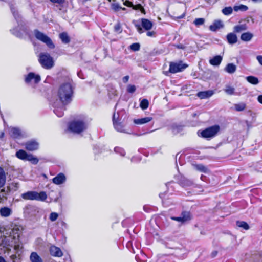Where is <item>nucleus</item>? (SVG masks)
Instances as JSON below:
<instances>
[{"mask_svg": "<svg viewBox=\"0 0 262 262\" xmlns=\"http://www.w3.org/2000/svg\"><path fill=\"white\" fill-rule=\"evenodd\" d=\"M23 227L19 225L13 224L9 231V235L5 236L0 239V244L3 247L14 246L15 249L19 248V245H16L22 233Z\"/></svg>", "mask_w": 262, "mask_h": 262, "instance_id": "f257e3e1", "label": "nucleus"}, {"mask_svg": "<svg viewBox=\"0 0 262 262\" xmlns=\"http://www.w3.org/2000/svg\"><path fill=\"white\" fill-rule=\"evenodd\" d=\"M74 88L70 80L62 83L59 86L56 95L63 105H67L72 102L74 96Z\"/></svg>", "mask_w": 262, "mask_h": 262, "instance_id": "f03ea898", "label": "nucleus"}, {"mask_svg": "<svg viewBox=\"0 0 262 262\" xmlns=\"http://www.w3.org/2000/svg\"><path fill=\"white\" fill-rule=\"evenodd\" d=\"M21 197L26 200H36L44 201L47 198L45 192L41 191L39 193L34 191H29L21 194Z\"/></svg>", "mask_w": 262, "mask_h": 262, "instance_id": "7ed1b4c3", "label": "nucleus"}, {"mask_svg": "<svg viewBox=\"0 0 262 262\" xmlns=\"http://www.w3.org/2000/svg\"><path fill=\"white\" fill-rule=\"evenodd\" d=\"M87 124L81 120L73 121L69 123L68 129L75 134H80L87 128Z\"/></svg>", "mask_w": 262, "mask_h": 262, "instance_id": "20e7f679", "label": "nucleus"}, {"mask_svg": "<svg viewBox=\"0 0 262 262\" xmlns=\"http://www.w3.org/2000/svg\"><path fill=\"white\" fill-rule=\"evenodd\" d=\"M220 127L217 125H215L208 127L202 131H198V135L199 136L204 138L210 139L216 136L219 132Z\"/></svg>", "mask_w": 262, "mask_h": 262, "instance_id": "39448f33", "label": "nucleus"}, {"mask_svg": "<svg viewBox=\"0 0 262 262\" xmlns=\"http://www.w3.org/2000/svg\"><path fill=\"white\" fill-rule=\"evenodd\" d=\"M38 60L41 66L45 69H50L54 66L53 59L49 53H40Z\"/></svg>", "mask_w": 262, "mask_h": 262, "instance_id": "423d86ee", "label": "nucleus"}, {"mask_svg": "<svg viewBox=\"0 0 262 262\" xmlns=\"http://www.w3.org/2000/svg\"><path fill=\"white\" fill-rule=\"evenodd\" d=\"M34 34L37 39L45 43L49 48L54 49L55 48V45L51 39L43 33L35 29L34 30Z\"/></svg>", "mask_w": 262, "mask_h": 262, "instance_id": "0eeeda50", "label": "nucleus"}, {"mask_svg": "<svg viewBox=\"0 0 262 262\" xmlns=\"http://www.w3.org/2000/svg\"><path fill=\"white\" fill-rule=\"evenodd\" d=\"M187 67L188 65L182 61L172 62L170 63L169 71L171 73H176L183 71Z\"/></svg>", "mask_w": 262, "mask_h": 262, "instance_id": "6e6552de", "label": "nucleus"}, {"mask_svg": "<svg viewBox=\"0 0 262 262\" xmlns=\"http://www.w3.org/2000/svg\"><path fill=\"white\" fill-rule=\"evenodd\" d=\"M141 25L140 24H135V27L137 30L138 32L141 34L144 32V31L141 27V26L145 30H150L153 26L152 23L148 19L146 18H142L141 19Z\"/></svg>", "mask_w": 262, "mask_h": 262, "instance_id": "1a4fd4ad", "label": "nucleus"}, {"mask_svg": "<svg viewBox=\"0 0 262 262\" xmlns=\"http://www.w3.org/2000/svg\"><path fill=\"white\" fill-rule=\"evenodd\" d=\"M175 179L178 181V183L183 187H187L192 186L196 187L198 186L194 183L192 180L188 179L182 175L176 176Z\"/></svg>", "mask_w": 262, "mask_h": 262, "instance_id": "9d476101", "label": "nucleus"}, {"mask_svg": "<svg viewBox=\"0 0 262 262\" xmlns=\"http://www.w3.org/2000/svg\"><path fill=\"white\" fill-rule=\"evenodd\" d=\"M41 80L40 76L34 73L30 72L25 77V81L27 83H31L32 81H33L34 83L37 84L39 83Z\"/></svg>", "mask_w": 262, "mask_h": 262, "instance_id": "9b49d317", "label": "nucleus"}, {"mask_svg": "<svg viewBox=\"0 0 262 262\" xmlns=\"http://www.w3.org/2000/svg\"><path fill=\"white\" fill-rule=\"evenodd\" d=\"M9 134L12 138L14 139L23 137L22 132L18 127H10L9 128Z\"/></svg>", "mask_w": 262, "mask_h": 262, "instance_id": "f8f14e48", "label": "nucleus"}, {"mask_svg": "<svg viewBox=\"0 0 262 262\" xmlns=\"http://www.w3.org/2000/svg\"><path fill=\"white\" fill-rule=\"evenodd\" d=\"M53 106L54 107V112L59 117H61L63 115V111L65 110V106L61 103L60 107L57 106V104L56 102L53 104Z\"/></svg>", "mask_w": 262, "mask_h": 262, "instance_id": "ddd939ff", "label": "nucleus"}, {"mask_svg": "<svg viewBox=\"0 0 262 262\" xmlns=\"http://www.w3.org/2000/svg\"><path fill=\"white\" fill-rule=\"evenodd\" d=\"M113 125L115 129L120 132L126 133L124 129V126L121 122H118L117 120H115V113H114L113 116Z\"/></svg>", "mask_w": 262, "mask_h": 262, "instance_id": "4468645a", "label": "nucleus"}, {"mask_svg": "<svg viewBox=\"0 0 262 262\" xmlns=\"http://www.w3.org/2000/svg\"><path fill=\"white\" fill-rule=\"evenodd\" d=\"M50 253L51 255L55 257H61L63 255L61 249L55 246H51Z\"/></svg>", "mask_w": 262, "mask_h": 262, "instance_id": "2eb2a0df", "label": "nucleus"}, {"mask_svg": "<svg viewBox=\"0 0 262 262\" xmlns=\"http://www.w3.org/2000/svg\"><path fill=\"white\" fill-rule=\"evenodd\" d=\"M66 180L65 175L63 173H60L52 179V182L56 185H60L63 183Z\"/></svg>", "mask_w": 262, "mask_h": 262, "instance_id": "dca6fc26", "label": "nucleus"}, {"mask_svg": "<svg viewBox=\"0 0 262 262\" xmlns=\"http://www.w3.org/2000/svg\"><path fill=\"white\" fill-rule=\"evenodd\" d=\"M26 149L30 151L36 150L38 148V143L34 140L28 141L25 144Z\"/></svg>", "mask_w": 262, "mask_h": 262, "instance_id": "f3484780", "label": "nucleus"}, {"mask_svg": "<svg viewBox=\"0 0 262 262\" xmlns=\"http://www.w3.org/2000/svg\"><path fill=\"white\" fill-rule=\"evenodd\" d=\"M214 94L212 90H208L205 91L199 92L197 93L196 96L200 99H206L212 96Z\"/></svg>", "mask_w": 262, "mask_h": 262, "instance_id": "a211bd4d", "label": "nucleus"}, {"mask_svg": "<svg viewBox=\"0 0 262 262\" xmlns=\"http://www.w3.org/2000/svg\"><path fill=\"white\" fill-rule=\"evenodd\" d=\"M224 27L223 23L221 20H216L213 24L210 26L209 28L212 31H215L217 29L222 28Z\"/></svg>", "mask_w": 262, "mask_h": 262, "instance_id": "6ab92c4d", "label": "nucleus"}, {"mask_svg": "<svg viewBox=\"0 0 262 262\" xmlns=\"http://www.w3.org/2000/svg\"><path fill=\"white\" fill-rule=\"evenodd\" d=\"M12 213V210L7 207H4L0 209V215L2 217H8L10 216Z\"/></svg>", "mask_w": 262, "mask_h": 262, "instance_id": "aec40b11", "label": "nucleus"}, {"mask_svg": "<svg viewBox=\"0 0 262 262\" xmlns=\"http://www.w3.org/2000/svg\"><path fill=\"white\" fill-rule=\"evenodd\" d=\"M152 119V117H147L143 118L134 119V122L136 124L141 125L150 122Z\"/></svg>", "mask_w": 262, "mask_h": 262, "instance_id": "412c9836", "label": "nucleus"}, {"mask_svg": "<svg viewBox=\"0 0 262 262\" xmlns=\"http://www.w3.org/2000/svg\"><path fill=\"white\" fill-rule=\"evenodd\" d=\"M228 42L229 44H234L237 41V36L233 33H230L226 36Z\"/></svg>", "mask_w": 262, "mask_h": 262, "instance_id": "4be33fe9", "label": "nucleus"}, {"mask_svg": "<svg viewBox=\"0 0 262 262\" xmlns=\"http://www.w3.org/2000/svg\"><path fill=\"white\" fill-rule=\"evenodd\" d=\"M222 60V57L220 55H216L210 59L209 63L210 64L214 66H219Z\"/></svg>", "mask_w": 262, "mask_h": 262, "instance_id": "5701e85b", "label": "nucleus"}, {"mask_svg": "<svg viewBox=\"0 0 262 262\" xmlns=\"http://www.w3.org/2000/svg\"><path fill=\"white\" fill-rule=\"evenodd\" d=\"M31 262H43L42 259L36 252H32L30 255Z\"/></svg>", "mask_w": 262, "mask_h": 262, "instance_id": "b1692460", "label": "nucleus"}, {"mask_svg": "<svg viewBox=\"0 0 262 262\" xmlns=\"http://www.w3.org/2000/svg\"><path fill=\"white\" fill-rule=\"evenodd\" d=\"M253 37V34L249 32H247L242 34L241 39L244 41H249Z\"/></svg>", "mask_w": 262, "mask_h": 262, "instance_id": "393cba45", "label": "nucleus"}, {"mask_svg": "<svg viewBox=\"0 0 262 262\" xmlns=\"http://www.w3.org/2000/svg\"><path fill=\"white\" fill-rule=\"evenodd\" d=\"M236 70V67L233 63H228L225 68V71L229 74L234 73Z\"/></svg>", "mask_w": 262, "mask_h": 262, "instance_id": "a878e982", "label": "nucleus"}, {"mask_svg": "<svg viewBox=\"0 0 262 262\" xmlns=\"http://www.w3.org/2000/svg\"><path fill=\"white\" fill-rule=\"evenodd\" d=\"M246 79L248 82L254 85H256L259 83L258 79L253 76H247Z\"/></svg>", "mask_w": 262, "mask_h": 262, "instance_id": "bb28decb", "label": "nucleus"}, {"mask_svg": "<svg viewBox=\"0 0 262 262\" xmlns=\"http://www.w3.org/2000/svg\"><path fill=\"white\" fill-rule=\"evenodd\" d=\"M25 160L30 161L33 164H36L38 162V159L34 157L32 154H27Z\"/></svg>", "mask_w": 262, "mask_h": 262, "instance_id": "cd10ccee", "label": "nucleus"}, {"mask_svg": "<svg viewBox=\"0 0 262 262\" xmlns=\"http://www.w3.org/2000/svg\"><path fill=\"white\" fill-rule=\"evenodd\" d=\"M59 38L61 41L64 43H68L70 42V39L68 35L66 32L61 33L59 34Z\"/></svg>", "mask_w": 262, "mask_h": 262, "instance_id": "c85d7f7f", "label": "nucleus"}, {"mask_svg": "<svg viewBox=\"0 0 262 262\" xmlns=\"http://www.w3.org/2000/svg\"><path fill=\"white\" fill-rule=\"evenodd\" d=\"M234 108L237 112L244 111L246 107V104L244 102H241L234 104Z\"/></svg>", "mask_w": 262, "mask_h": 262, "instance_id": "c756f323", "label": "nucleus"}, {"mask_svg": "<svg viewBox=\"0 0 262 262\" xmlns=\"http://www.w3.org/2000/svg\"><path fill=\"white\" fill-rule=\"evenodd\" d=\"M183 126L182 125L173 124L171 126V130L174 134H178L183 130Z\"/></svg>", "mask_w": 262, "mask_h": 262, "instance_id": "7c9ffc66", "label": "nucleus"}, {"mask_svg": "<svg viewBox=\"0 0 262 262\" xmlns=\"http://www.w3.org/2000/svg\"><path fill=\"white\" fill-rule=\"evenodd\" d=\"M6 182V177L3 168L0 167V187H3Z\"/></svg>", "mask_w": 262, "mask_h": 262, "instance_id": "2f4dec72", "label": "nucleus"}, {"mask_svg": "<svg viewBox=\"0 0 262 262\" xmlns=\"http://www.w3.org/2000/svg\"><path fill=\"white\" fill-rule=\"evenodd\" d=\"M27 153L23 150H19L16 153V156L18 158L23 160L26 159Z\"/></svg>", "mask_w": 262, "mask_h": 262, "instance_id": "473e14b6", "label": "nucleus"}, {"mask_svg": "<svg viewBox=\"0 0 262 262\" xmlns=\"http://www.w3.org/2000/svg\"><path fill=\"white\" fill-rule=\"evenodd\" d=\"M183 223L189 221L191 219L190 213L189 212L184 211L181 215Z\"/></svg>", "mask_w": 262, "mask_h": 262, "instance_id": "72a5a7b5", "label": "nucleus"}, {"mask_svg": "<svg viewBox=\"0 0 262 262\" xmlns=\"http://www.w3.org/2000/svg\"><path fill=\"white\" fill-rule=\"evenodd\" d=\"M195 169L201 172L204 173H208L209 170L205 166L202 164H198L195 165Z\"/></svg>", "mask_w": 262, "mask_h": 262, "instance_id": "f704fd0d", "label": "nucleus"}, {"mask_svg": "<svg viewBox=\"0 0 262 262\" xmlns=\"http://www.w3.org/2000/svg\"><path fill=\"white\" fill-rule=\"evenodd\" d=\"M248 8L247 6L242 4L238 6H235L233 7V10L236 12L238 11H246L248 10Z\"/></svg>", "mask_w": 262, "mask_h": 262, "instance_id": "c9c22d12", "label": "nucleus"}, {"mask_svg": "<svg viewBox=\"0 0 262 262\" xmlns=\"http://www.w3.org/2000/svg\"><path fill=\"white\" fill-rule=\"evenodd\" d=\"M236 225L241 228H243V229L245 230H248L249 229V226L248 224L244 222V221H237L236 222Z\"/></svg>", "mask_w": 262, "mask_h": 262, "instance_id": "e433bc0d", "label": "nucleus"}, {"mask_svg": "<svg viewBox=\"0 0 262 262\" xmlns=\"http://www.w3.org/2000/svg\"><path fill=\"white\" fill-rule=\"evenodd\" d=\"M224 91L226 94L230 95H232L234 94L235 89H234V88H233L230 85H226Z\"/></svg>", "mask_w": 262, "mask_h": 262, "instance_id": "4c0bfd02", "label": "nucleus"}, {"mask_svg": "<svg viewBox=\"0 0 262 262\" xmlns=\"http://www.w3.org/2000/svg\"><path fill=\"white\" fill-rule=\"evenodd\" d=\"M233 8L231 7H226L222 10V13L225 15H229L233 12Z\"/></svg>", "mask_w": 262, "mask_h": 262, "instance_id": "58836bf2", "label": "nucleus"}, {"mask_svg": "<svg viewBox=\"0 0 262 262\" xmlns=\"http://www.w3.org/2000/svg\"><path fill=\"white\" fill-rule=\"evenodd\" d=\"M245 30H246V27L244 25H236L234 27V31L237 33L241 32Z\"/></svg>", "mask_w": 262, "mask_h": 262, "instance_id": "ea45409f", "label": "nucleus"}, {"mask_svg": "<svg viewBox=\"0 0 262 262\" xmlns=\"http://www.w3.org/2000/svg\"><path fill=\"white\" fill-rule=\"evenodd\" d=\"M149 103L147 99H143L140 104L141 108L143 110L147 109L148 107Z\"/></svg>", "mask_w": 262, "mask_h": 262, "instance_id": "a19ab883", "label": "nucleus"}, {"mask_svg": "<svg viewBox=\"0 0 262 262\" xmlns=\"http://www.w3.org/2000/svg\"><path fill=\"white\" fill-rule=\"evenodd\" d=\"M11 11L14 15V17H15V19L17 21L18 23H19V20H20L19 15L18 14L17 11L15 10V9L13 7H11Z\"/></svg>", "mask_w": 262, "mask_h": 262, "instance_id": "79ce46f5", "label": "nucleus"}, {"mask_svg": "<svg viewBox=\"0 0 262 262\" xmlns=\"http://www.w3.org/2000/svg\"><path fill=\"white\" fill-rule=\"evenodd\" d=\"M205 19L203 18H196L193 22V24L196 26H199L200 25H202L204 24Z\"/></svg>", "mask_w": 262, "mask_h": 262, "instance_id": "37998d69", "label": "nucleus"}, {"mask_svg": "<svg viewBox=\"0 0 262 262\" xmlns=\"http://www.w3.org/2000/svg\"><path fill=\"white\" fill-rule=\"evenodd\" d=\"M114 151L116 153L120 154L122 156H124L125 155V150H124V149H123L121 147H115L114 148Z\"/></svg>", "mask_w": 262, "mask_h": 262, "instance_id": "c03bdc74", "label": "nucleus"}, {"mask_svg": "<svg viewBox=\"0 0 262 262\" xmlns=\"http://www.w3.org/2000/svg\"><path fill=\"white\" fill-rule=\"evenodd\" d=\"M132 7L134 10H140L142 13H143V14H145V11L141 4H138L136 5H133V6Z\"/></svg>", "mask_w": 262, "mask_h": 262, "instance_id": "a18cd8bd", "label": "nucleus"}, {"mask_svg": "<svg viewBox=\"0 0 262 262\" xmlns=\"http://www.w3.org/2000/svg\"><path fill=\"white\" fill-rule=\"evenodd\" d=\"M58 217V214L56 212H51L49 216V219L51 221H55Z\"/></svg>", "mask_w": 262, "mask_h": 262, "instance_id": "49530a36", "label": "nucleus"}, {"mask_svg": "<svg viewBox=\"0 0 262 262\" xmlns=\"http://www.w3.org/2000/svg\"><path fill=\"white\" fill-rule=\"evenodd\" d=\"M130 49L134 51H138L140 49V45L138 43H134L130 45Z\"/></svg>", "mask_w": 262, "mask_h": 262, "instance_id": "de8ad7c7", "label": "nucleus"}, {"mask_svg": "<svg viewBox=\"0 0 262 262\" xmlns=\"http://www.w3.org/2000/svg\"><path fill=\"white\" fill-rule=\"evenodd\" d=\"M112 8L115 11H118L119 9L121 8V7L119 6L118 3H114L112 4Z\"/></svg>", "mask_w": 262, "mask_h": 262, "instance_id": "09e8293b", "label": "nucleus"}, {"mask_svg": "<svg viewBox=\"0 0 262 262\" xmlns=\"http://www.w3.org/2000/svg\"><path fill=\"white\" fill-rule=\"evenodd\" d=\"M136 91V86L134 85H129L127 87V92L130 93H134Z\"/></svg>", "mask_w": 262, "mask_h": 262, "instance_id": "8fccbe9b", "label": "nucleus"}, {"mask_svg": "<svg viewBox=\"0 0 262 262\" xmlns=\"http://www.w3.org/2000/svg\"><path fill=\"white\" fill-rule=\"evenodd\" d=\"M171 219L173 220H174V221H177L178 222L183 223V220H182L183 219H182L181 216H180L179 217H172Z\"/></svg>", "mask_w": 262, "mask_h": 262, "instance_id": "3c124183", "label": "nucleus"}, {"mask_svg": "<svg viewBox=\"0 0 262 262\" xmlns=\"http://www.w3.org/2000/svg\"><path fill=\"white\" fill-rule=\"evenodd\" d=\"M51 2L53 3H57L58 4H61L64 3V0H50Z\"/></svg>", "mask_w": 262, "mask_h": 262, "instance_id": "603ef678", "label": "nucleus"}, {"mask_svg": "<svg viewBox=\"0 0 262 262\" xmlns=\"http://www.w3.org/2000/svg\"><path fill=\"white\" fill-rule=\"evenodd\" d=\"M114 29H115V31L120 32V30H121L120 25L119 24L116 25L114 27Z\"/></svg>", "mask_w": 262, "mask_h": 262, "instance_id": "864d4df0", "label": "nucleus"}, {"mask_svg": "<svg viewBox=\"0 0 262 262\" xmlns=\"http://www.w3.org/2000/svg\"><path fill=\"white\" fill-rule=\"evenodd\" d=\"M256 59L260 64L262 66V56L261 55H258L256 57Z\"/></svg>", "mask_w": 262, "mask_h": 262, "instance_id": "5fc2aeb1", "label": "nucleus"}, {"mask_svg": "<svg viewBox=\"0 0 262 262\" xmlns=\"http://www.w3.org/2000/svg\"><path fill=\"white\" fill-rule=\"evenodd\" d=\"M124 5L128 6V7H132L133 6V3L129 1H126L124 3Z\"/></svg>", "mask_w": 262, "mask_h": 262, "instance_id": "6e6d98bb", "label": "nucleus"}, {"mask_svg": "<svg viewBox=\"0 0 262 262\" xmlns=\"http://www.w3.org/2000/svg\"><path fill=\"white\" fill-rule=\"evenodd\" d=\"M155 32L154 31H148L146 33L147 36L149 37H152L154 35Z\"/></svg>", "mask_w": 262, "mask_h": 262, "instance_id": "4d7b16f0", "label": "nucleus"}, {"mask_svg": "<svg viewBox=\"0 0 262 262\" xmlns=\"http://www.w3.org/2000/svg\"><path fill=\"white\" fill-rule=\"evenodd\" d=\"M129 76H124L123 78V82L124 83H126L127 82H128V80H129Z\"/></svg>", "mask_w": 262, "mask_h": 262, "instance_id": "13d9d810", "label": "nucleus"}, {"mask_svg": "<svg viewBox=\"0 0 262 262\" xmlns=\"http://www.w3.org/2000/svg\"><path fill=\"white\" fill-rule=\"evenodd\" d=\"M258 101L262 104V95H259L257 98Z\"/></svg>", "mask_w": 262, "mask_h": 262, "instance_id": "bf43d9fd", "label": "nucleus"}, {"mask_svg": "<svg viewBox=\"0 0 262 262\" xmlns=\"http://www.w3.org/2000/svg\"><path fill=\"white\" fill-rule=\"evenodd\" d=\"M206 178V177L204 175H201V178H200L201 180L203 181H205Z\"/></svg>", "mask_w": 262, "mask_h": 262, "instance_id": "052dcab7", "label": "nucleus"}, {"mask_svg": "<svg viewBox=\"0 0 262 262\" xmlns=\"http://www.w3.org/2000/svg\"><path fill=\"white\" fill-rule=\"evenodd\" d=\"M177 47L179 49H184V47L183 45H178L177 46Z\"/></svg>", "mask_w": 262, "mask_h": 262, "instance_id": "680f3d73", "label": "nucleus"}, {"mask_svg": "<svg viewBox=\"0 0 262 262\" xmlns=\"http://www.w3.org/2000/svg\"><path fill=\"white\" fill-rule=\"evenodd\" d=\"M253 3H258L262 2V0H252Z\"/></svg>", "mask_w": 262, "mask_h": 262, "instance_id": "e2e57ef3", "label": "nucleus"}, {"mask_svg": "<svg viewBox=\"0 0 262 262\" xmlns=\"http://www.w3.org/2000/svg\"><path fill=\"white\" fill-rule=\"evenodd\" d=\"M11 31L12 34H14V35H15L16 36H18V35L17 33H15V29L11 30Z\"/></svg>", "mask_w": 262, "mask_h": 262, "instance_id": "0e129e2a", "label": "nucleus"}, {"mask_svg": "<svg viewBox=\"0 0 262 262\" xmlns=\"http://www.w3.org/2000/svg\"><path fill=\"white\" fill-rule=\"evenodd\" d=\"M11 258L12 259H14L15 258H16V256L15 255H12L11 256Z\"/></svg>", "mask_w": 262, "mask_h": 262, "instance_id": "69168bd1", "label": "nucleus"}, {"mask_svg": "<svg viewBox=\"0 0 262 262\" xmlns=\"http://www.w3.org/2000/svg\"><path fill=\"white\" fill-rule=\"evenodd\" d=\"M4 133L2 132L1 134L0 138H2L4 136Z\"/></svg>", "mask_w": 262, "mask_h": 262, "instance_id": "338daca9", "label": "nucleus"}, {"mask_svg": "<svg viewBox=\"0 0 262 262\" xmlns=\"http://www.w3.org/2000/svg\"><path fill=\"white\" fill-rule=\"evenodd\" d=\"M0 259H2V261H0V262H5L4 259L3 258H1V257H0Z\"/></svg>", "mask_w": 262, "mask_h": 262, "instance_id": "774afa93", "label": "nucleus"}]
</instances>
